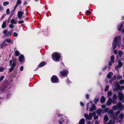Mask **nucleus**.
I'll return each mask as SVG.
<instances>
[{"instance_id":"38","label":"nucleus","mask_w":124,"mask_h":124,"mask_svg":"<svg viewBox=\"0 0 124 124\" xmlns=\"http://www.w3.org/2000/svg\"><path fill=\"white\" fill-rule=\"evenodd\" d=\"M5 41L8 43H10L11 42V40L9 39H5Z\"/></svg>"},{"instance_id":"54","label":"nucleus","mask_w":124,"mask_h":124,"mask_svg":"<svg viewBox=\"0 0 124 124\" xmlns=\"http://www.w3.org/2000/svg\"><path fill=\"white\" fill-rule=\"evenodd\" d=\"M88 114H85L84 115V116L86 119H87L88 117Z\"/></svg>"},{"instance_id":"64","label":"nucleus","mask_w":124,"mask_h":124,"mask_svg":"<svg viewBox=\"0 0 124 124\" xmlns=\"http://www.w3.org/2000/svg\"><path fill=\"white\" fill-rule=\"evenodd\" d=\"M98 116H96L94 117V119L96 120L98 119Z\"/></svg>"},{"instance_id":"25","label":"nucleus","mask_w":124,"mask_h":124,"mask_svg":"<svg viewBox=\"0 0 124 124\" xmlns=\"http://www.w3.org/2000/svg\"><path fill=\"white\" fill-rule=\"evenodd\" d=\"M117 98V96L115 94H114L112 97V99L113 100H116Z\"/></svg>"},{"instance_id":"62","label":"nucleus","mask_w":124,"mask_h":124,"mask_svg":"<svg viewBox=\"0 0 124 124\" xmlns=\"http://www.w3.org/2000/svg\"><path fill=\"white\" fill-rule=\"evenodd\" d=\"M86 99H88L89 98V95L88 94H86Z\"/></svg>"},{"instance_id":"33","label":"nucleus","mask_w":124,"mask_h":124,"mask_svg":"<svg viewBox=\"0 0 124 124\" xmlns=\"http://www.w3.org/2000/svg\"><path fill=\"white\" fill-rule=\"evenodd\" d=\"M5 78V76H2L0 77V82L2 81Z\"/></svg>"},{"instance_id":"17","label":"nucleus","mask_w":124,"mask_h":124,"mask_svg":"<svg viewBox=\"0 0 124 124\" xmlns=\"http://www.w3.org/2000/svg\"><path fill=\"white\" fill-rule=\"evenodd\" d=\"M17 16L19 19H21V18L23 16L21 13H20V11H18V12Z\"/></svg>"},{"instance_id":"28","label":"nucleus","mask_w":124,"mask_h":124,"mask_svg":"<svg viewBox=\"0 0 124 124\" xmlns=\"http://www.w3.org/2000/svg\"><path fill=\"white\" fill-rule=\"evenodd\" d=\"M108 113L111 115H113V111L111 109L109 110L108 112Z\"/></svg>"},{"instance_id":"48","label":"nucleus","mask_w":124,"mask_h":124,"mask_svg":"<svg viewBox=\"0 0 124 124\" xmlns=\"http://www.w3.org/2000/svg\"><path fill=\"white\" fill-rule=\"evenodd\" d=\"M122 77L121 76L118 75L117 77V79L118 80L121 79H122Z\"/></svg>"},{"instance_id":"55","label":"nucleus","mask_w":124,"mask_h":124,"mask_svg":"<svg viewBox=\"0 0 124 124\" xmlns=\"http://www.w3.org/2000/svg\"><path fill=\"white\" fill-rule=\"evenodd\" d=\"M24 22V21L23 20H21L19 21L18 22V23L19 24H21L23 23Z\"/></svg>"},{"instance_id":"36","label":"nucleus","mask_w":124,"mask_h":124,"mask_svg":"<svg viewBox=\"0 0 124 124\" xmlns=\"http://www.w3.org/2000/svg\"><path fill=\"white\" fill-rule=\"evenodd\" d=\"M112 118L114 120H116V119L117 118V116H116L115 114H113Z\"/></svg>"},{"instance_id":"26","label":"nucleus","mask_w":124,"mask_h":124,"mask_svg":"<svg viewBox=\"0 0 124 124\" xmlns=\"http://www.w3.org/2000/svg\"><path fill=\"white\" fill-rule=\"evenodd\" d=\"M99 101V99L98 98H95L94 100V102L95 104H97Z\"/></svg>"},{"instance_id":"29","label":"nucleus","mask_w":124,"mask_h":124,"mask_svg":"<svg viewBox=\"0 0 124 124\" xmlns=\"http://www.w3.org/2000/svg\"><path fill=\"white\" fill-rule=\"evenodd\" d=\"M123 27V24L122 23L120 26L119 27V28H118V30L119 31H121V29L122 28V27Z\"/></svg>"},{"instance_id":"12","label":"nucleus","mask_w":124,"mask_h":124,"mask_svg":"<svg viewBox=\"0 0 124 124\" xmlns=\"http://www.w3.org/2000/svg\"><path fill=\"white\" fill-rule=\"evenodd\" d=\"M46 62H42L39 65L38 68L44 66L45 65Z\"/></svg>"},{"instance_id":"13","label":"nucleus","mask_w":124,"mask_h":124,"mask_svg":"<svg viewBox=\"0 0 124 124\" xmlns=\"http://www.w3.org/2000/svg\"><path fill=\"white\" fill-rule=\"evenodd\" d=\"M113 74V73L112 72H110L108 74L107 77L108 79H110L111 78Z\"/></svg>"},{"instance_id":"10","label":"nucleus","mask_w":124,"mask_h":124,"mask_svg":"<svg viewBox=\"0 0 124 124\" xmlns=\"http://www.w3.org/2000/svg\"><path fill=\"white\" fill-rule=\"evenodd\" d=\"M96 109V107L94 104H92V106L91 108H89L90 111L91 112L93 111L94 110Z\"/></svg>"},{"instance_id":"40","label":"nucleus","mask_w":124,"mask_h":124,"mask_svg":"<svg viewBox=\"0 0 124 124\" xmlns=\"http://www.w3.org/2000/svg\"><path fill=\"white\" fill-rule=\"evenodd\" d=\"M108 123L109 124H113L115 122L114 121H112V120H110Z\"/></svg>"},{"instance_id":"19","label":"nucleus","mask_w":124,"mask_h":124,"mask_svg":"<svg viewBox=\"0 0 124 124\" xmlns=\"http://www.w3.org/2000/svg\"><path fill=\"white\" fill-rule=\"evenodd\" d=\"M118 37H115L114 38V39L113 42H114L115 43L117 44L118 41Z\"/></svg>"},{"instance_id":"14","label":"nucleus","mask_w":124,"mask_h":124,"mask_svg":"<svg viewBox=\"0 0 124 124\" xmlns=\"http://www.w3.org/2000/svg\"><path fill=\"white\" fill-rule=\"evenodd\" d=\"M117 44L116 43H115L114 42H113L112 44V47L113 50H114L116 48Z\"/></svg>"},{"instance_id":"15","label":"nucleus","mask_w":124,"mask_h":124,"mask_svg":"<svg viewBox=\"0 0 124 124\" xmlns=\"http://www.w3.org/2000/svg\"><path fill=\"white\" fill-rule=\"evenodd\" d=\"M111 101H112V99L111 98H109L108 99L107 103V105L108 106H109L112 103Z\"/></svg>"},{"instance_id":"39","label":"nucleus","mask_w":124,"mask_h":124,"mask_svg":"<svg viewBox=\"0 0 124 124\" xmlns=\"http://www.w3.org/2000/svg\"><path fill=\"white\" fill-rule=\"evenodd\" d=\"M114 62L111 61H109L108 63V65L110 66H111L112 65V64L114 63Z\"/></svg>"},{"instance_id":"61","label":"nucleus","mask_w":124,"mask_h":124,"mask_svg":"<svg viewBox=\"0 0 124 124\" xmlns=\"http://www.w3.org/2000/svg\"><path fill=\"white\" fill-rule=\"evenodd\" d=\"M101 107L102 108H106V106L104 105H102L101 106Z\"/></svg>"},{"instance_id":"3","label":"nucleus","mask_w":124,"mask_h":124,"mask_svg":"<svg viewBox=\"0 0 124 124\" xmlns=\"http://www.w3.org/2000/svg\"><path fill=\"white\" fill-rule=\"evenodd\" d=\"M51 82L54 83H58L59 82V79L58 77L55 75H53L51 78Z\"/></svg>"},{"instance_id":"22","label":"nucleus","mask_w":124,"mask_h":124,"mask_svg":"<svg viewBox=\"0 0 124 124\" xmlns=\"http://www.w3.org/2000/svg\"><path fill=\"white\" fill-rule=\"evenodd\" d=\"M123 53L122 51H119L118 52V54L120 57L122 56Z\"/></svg>"},{"instance_id":"2","label":"nucleus","mask_w":124,"mask_h":124,"mask_svg":"<svg viewBox=\"0 0 124 124\" xmlns=\"http://www.w3.org/2000/svg\"><path fill=\"white\" fill-rule=\"evenodd\" d=\"M52 56V59L55 62L59 61L61 57V54L57 52L53 53Z\"/></svg>"},{"instance_id":"21","label":"nucleus","mask_w":124,"mask_h":124,"mask_svg":"<svg viewBox=\"0 0 124 124\" xmlns=\"http://www.w3.org/2000/svg\"><path fill=\"white\" fill-rule=\"evenodd\" d=\"M104 120L106 122H107L108 120V116L106 115L104 116Z\"/></svg>"},{"instance_id":"27","label":"nucleus","mask_w":124,"mask_h":124,"mask_svg":"<svg viewBox=\"0 0 124 124\" xmlns=\"http://www.w3.org/2000/svg\"><path fill=\"white\" fill-rule=\"evenodd\" d=\"M13 33L12 31H9L8 32L7 34L8 36H11L12 34Z\"/></svg>"},{"instance_id":"59","label":"nucleus","mask_w":124,"mask_h":124,"mask_svg":"<svg viewBox=\"0 0 124 124\" xmlns=\"http://www.w3.org/2000/svg\"><path fill=\"white\" fill-rule=\"evenodd\" d=\"M117 90H118L116 88H114L113 89V92H117Z\"/></svg>"},{"instance_id":"9","label":"nucleus","mask_w":124,"mask_h":124,"mask_svg":"<svg viewBox=\"0 0 124 124\" xmlns=\"http://www.w3.org/2000/svg\"><path fill=\"white\" fill-rule=\"evenodd\" d=\"M117 105L118 108L120 109L121 110H123V106L122 105L121 102H120L117 104Z\"/></svg>"},{"instance_id":"42","label":"nucleus","mask_w":124,"mask_h":124,"mask_svg":"<svg viewBox=\"0 0 124 124\" xmlns=\"http://www.w3.org/2000/svg\"><path fill=\"white\" fill-rule=\"evenodd\" d=\"M119 84H123L124 83V80H122L119 81Z\"/></svg>"},{"instance_id":"31","label":"nucleus","mask_w":124,"mask_h":124,"mask_svg":"<svg viewBox=\"0 0 124 124\" xmlns=\"http://www.w3.org/2000/svg\"><path fill=\"white\" fill-rule=\"evenodd\" d=\"M113 108L114 110H116L118 108L117 105H116L113 106Z\"/></svg>"},{"instance_id":"34","label":"nucleus","mask_w":124,"mask_h":124,"mask_svg":"<svg viewBox=\"0 0 124 124\" xmlns=\"http://www.w3.org/2000/svg\"><path fill=\"white\" fill-rule=\"evenodd\" d=\"M4 46V44L3 43V41L0 45V48L1 49H3Z\"/></svg>"},{"instance_id":"11","label":"nucleus","mask_w":124,"mask_h":124,"mask_svg":"<svg viewBox=\"0 0 124 124\" xmlns=\"http://www.w3.org/2000/svg\"><path fill=\"white\" fill-rule=\"evenodd\" d=\"M93 114H94V115H95V112H93V113H90L89 114V116H88L87 119L88 120H91L92 119V116H94V115H93Z\"/></svg>"},{"instance_id":"41","label":"nucleus","mask_w":124,"mask_h":124,"mask_svg":"<svg viewBox=\"0 0 124 124\" xmlns=\"http://www.w3.org/2000/svg\"><path fill=\"white\" fill-rule=\"evenodd\" d=\"M91 12L88 10H87L85 12V14L88 15L91 14Z\"/></svg>"},{"instance_id":"30","label":"nucleus","mask_w":124,"mask_h":124,"mask_svg":"<svg viewBox=\"0 0 124 124\" xmlns=\"http://www.w3.org/2000/svg\"><path fill=\"white\" fill-rule=\"evenodd\" d=\"M114 55H113L111 56L110 60L111 61L114 62Z\"/></svg>"},{"instance_id":"46","label":"nucleus","mask_w":124,"mask_h":124,"mask_svg":"<svg viewBox=\"0 0 124 124\" xmlns=\"http://www.w3.org/2000/svg\"><path fill=\"white\" fill-rule=\"evenodd\" d=\"M120 112V110H118L117 112H116V114L115 115L117 116L118 115Z\"/></svg>"},{"instance_id":"60","label":"nucleus","mask_w":124,"mask_h":124,"mask_svg":"<svg viewBox=\"0 0 124 124\" xmlns=\"http://www.w3.org/2000/svg\"><path fill=\"white\" fill-rule=\"evenodd\" d=\"M80 105L82 106H84V104L82 102H80Z\"/></svg>"},{"instance_id":"20","label":"nucleus","mask_w":124,"mask_h":124,"mask_svg":"<svg viewBox=\"0 0 124 124\" xmlns=\"http://www.w3.org/2000/svg\"><path fill=\"white\" fill-rule=\"evenodd\" d=\"M6 21H5L3 22L1 26L2 28L3 29H4L5 28L6 25Z\"/></svg>"},{"instance_id":"18","label":"nucleus","mask_w":124,"mask_h":124,"mask_svg":"<svg viewBox=\"0 0 124 124\" xmlns=\"http://www.w3.org/2000/svg\"><path fill=\"white\" fill-rule=\"evenodd\" d=\"M103 110H101L100 109H99L96 111V113L98 115H100L101 113V111H103Z\"/></svg>"},{"instance_id":"23","label":"nucleus","mask_w":124,"mask_h":124,"mask_svg":"<svg viewBox=\"0 0 124 124\" xmlns=\"http://www.w3.org/2000/svg\"><path fill=\"white\" fill-rule=\"evenodd\" d=\"M11 23L12 24H16L15 20L14 19H12L11 21Z\"/></svg>"},{"instance_id":"6","label":"nucleus","mask_w":124,"mask_h":124,"mask_svg":"<svg viewBox=\"0 0 124 124\" xmlns=\"http://www.w3.org/2000/svg\"><path fill=\"white\" fill-rule=\"evenodd\" d=\"M18 58L20 64H21V63H24V58L23 55L21 54L20 56Z\"/></svg>"},{"instance_id":"24","label":"nucleus","mask_w":124,"mask_h":124,"mask_svg":"<svg viewBox=\"0 0 124 124\" xmlns=\"http://www.w3.org/2000/svg\"><path fill=\"white\" fill-rule=\"evenodd\" d=\"M20 54L19 52L17 50H16L15 53V55L16 56H18Z\"/></svg>"},{"instance_id":"37","label":"nucleus","mask_w":124,"mask_h":124,"mask_svg":"<svg viewBox=\"0 0 124 124\" xmlns=\"http://www.w3.org/2000/svg\"><path fill=\"white\" fill-rule=\"evenodd\" d=\"M21 3V1L20 0H18L16 3V4L18 5L20 4Z\"/></svg>"},{"instance_id":"51","label":"nucleus","mask_w":124,"mask_h":124,"mask_svg":"<svg viewBox=\"0 0 124 124\" xmlns=\"http://www.w3.org/2000/svg\"><path fill=\"white\" fill-rule=\"evenodd\" d=\"M18 34L16 32H14L13 33V36L15 37H17L18 36Z\"/></svg>"},{"instance_id":"32","label":"nucleus","mask_w":124,"mask_h":124,"mask_svg":"<svg viewBox=\"0 0 124 124\" xmlns=\"http://www.w3.org/2000/svg\"><path fill=\"white\" fill-rule=\"evenodd\" d=\"M9 2L8 1H5L3 3V5L4 6H6L7 5H8Z\"/></svg>"},{"instance_id":"1","label":"nucleus","mask_w":124,"mask_h":124,"mask_svg":"<svg viewBox=\"0 0 124 124\" xmlns=\"http://www.w3.org/2000/svg\"><path fill=\"white\" fill-rule=\"evenodd\" d=\"M12 60H11L9 61V64L11 67L9 69V72H11L14 69L15 67L16 66V58L12 56Z\"/></svg>"},{"instance_id":"63","label":"nucleus","mask_w":124,"mask_h":124,"mask_svg":"<svg viewBox=\"0 0 124 124\" xmlns=\"http://www.w3.org/2000/svg\"><path fill=\"white\" fill-rule=\"evenodd\" d=\"M117 50H115L114 51V54H116L117 53Z\"/></svg>"},{"instance_id":"5","label":"nucleus","mask_w":124,"mask_h":124,"mask_svg":"<svg viewBox=\"0 0 124 124\" xmlns=\"http://www.w3.org/2000/svg\"><path fill=\"white\" fill-rule=\"evenodd\" d=\"M118 96L119 100L122 102H124V95L123 93L121 92H118Z\"/></svg>"},{"instance_id":"57","label":"nucleus","mask_w":124,"mask_h":124,"mask_svg":"<svg viewBox=\"0 0 124 124\" xmlns=\"http://www.w3.org/2000/svg\"><path fill=\"white\" fill-rule=\"evenodd\" d=\"M107 68V66L104 67L102 69V70L103 71H104Z\"/></svg>"},{"instance_id":"7","label":"nucleus","mask_w":124,"mask_h":124,"mask_svg":"<svg viewBox=\"0 0 124 124\" xmlns=\"http://www.w3.org/2000/svg\"><path fill=\"white\" fill-rule=\"evenodd\" d=\"M116 88L118 90H122L124 89V86H122L120 87V85L117 82L116 83Z\"/></svg>"},{"instance_id":"43","label":"nucleus","mask_w":124,"mask_h":124,"mask_svg":"<svg viewBox=\"0 0 124 124\" xmlns=\"http://www.w3.org/2000/svg\"><path fill=\"white\" fill-rule=\"evenodd\" d=\"M119 117L121 119H123L124 117L123 115V114H121L119 116Z\"/></svg>"},{"instance_id":"8","label":"nucleus","mask_w":124,"mask_h":124,"mask_svg":"<svg viewBox=\"0 0 124 124\" xmlns=\"http://www.w3.org/2000/svg\"><path fill=\"white\" fill-rule=\"evenodd\" d=\"M118 64L116 66L115 69H116V68H120L122 67L123 65V63L121 61H120V60H118Z\"/></svg>"},{"instance_id":"47","label":"nucleus","mask_w":124,"mask_h":124,"mask_svg":"<svg viewBox=\"0 0 124 124\" xmlns=\"http://www.w3.org/2000/svg\"><path fill=\"white\" fill-rule=\"evenodd\" d=\"M112 94V92L110 91H109L107 93V94L109 96H111V95Z\"/></svg>"},{"instance_id":"44","label":"nucleus","mask_w":124,"mask_h":124,"mask_svg":"<svg viewBox=\"0 0 124 124\" xmlns=\"http://www.w3.org/2000/svg\"><path fill=\"white\" fill-rule=\"evenodd\" d=\"M6 13L8 15L9 14H10V10L9 8H8L7 9L6 11Z\"/></svg>"},{"instance_id":"49","label":"nucleus","mask_w":124,"mask_h":124,"mask_svg":"<svg viewBox=\"0 0 124 124\" xmlns=\"http://www.w3.org/2000/svg\"><path fill=\"white\" fill-rule=\"evenodd\" d=\"M8 30L6 29H5L3 31V33L4 34H5L7 33V32H8Z\"/></svg>"},{"instance_id":"52","label":"nucleus","mask_w":124,"mask_h":124,"mask_svg":"<svg viewBox=\"0 0 124 124\" xmlns=\"http://www.w3.org/2000/svg\"><path fill=\"white\" fill-rule=\"evenodd\" d=\"M109 110V108H105L104 110L105 112H107L108 110Z\"/></svg>"},{"instance_id":"35","label":"nucleus","mask_w":124,"mask_h":124,"mask_svg":"<svg viewBox=\"0 0 124 124\" xmlns=\"http://www.w3.org/2000/svg\"><path fill=\"white\" fill-rule=\"evenodd\" d=\"M5 69V68L2 67H0V72H2L4 71V70Z\"/></svg>"},{"instance_id":"50","label":"nucleus","mask_w":124,"mask_h":124,"mask_svg":"<svg viewBox=\"0 0 124 124\" xmlns=\"http://www.w3.org/2000/svg\"><path fill=\"white\" fill-rule=\"evenodd\" d=\"M64 120L62 119H60L59 120V123L60 124H62V122H63Z\"/></svg>"},{"instance_id":"58","label":"nucleus","mask_w":124,"mask_h":124,"mask_svg":"<svg viewBox=\"0 0 124 124\" xmlns=\"http://www.w3.org/2000/svg\"><path fill=\"white\" fill-rule=\"evenodd\" d=\"M23 66H21L20 68V70L21 71L23 70Z\"/></svg>"},{"instance_id":"4","label":"nucleus","mask_w":124,"mask_h":124,"mask_svg":"<svg viewBox=\"0 0 124 124\" xmlns=\"http://www.w3.org/2000/svg\"><path fill=\"white\" fill-rule=\"evenodd\" d=\"M69 71L68 70H63L60 72L62 76L66 77L68 75Z\"/></svg>"},{"instance_id":"56","label":"nucleus","mask_w":124,"mask_h":124,"mask_svg":"<svg viewBox=\"0 0 124 124\" xmlns=\"http://www.w3.org/2000/svg\"><path fill=\"white\" fill-rule=\"evenodd\" d=\"M9 27L11 28H13L14 27V25L12 24H11L9 25Z\"/></svg>"},{"instance_id":"16","label":"nucleus","mask_w":124,"mask_h":124,"mask_svg":"<svg viewBox=\"0 0 124 124\" xmlns=\"http://www.w3.org/2000/svg\"><path fill=\"white\" fill-rule=\"evenodd\" d=\"M106 100V99L105 97L103 96H102L100 102L101 103H104Z\"/></svg>"},{"instance_id":"53","label":"nucleus","mask_w":124,"mask_h":124,"mask_svg":"<svg viewBox=\"0 0 124 124\" xmlns=\"http://www.w3.org/2000/svg\"><path fill=\"white\" fill-rule=\"evenodd\" d=\"M116 76H113V77L111 78L112 80H116Z\"/></svg>"},{"instance_id":"45","label":"nucleus","mask_w":124,"mask_h":124,"mask_svg":"<svg viewBox=\"0 0 124 124\" xmlns=\"http://www.w3.org/2000/svg\"><path fill=\"white\" fill-rule=\"evenodd\" d=\"M109 87V86L108 85H107L105 89V91H108V89Z\"/></svg>"}]
</instances>
